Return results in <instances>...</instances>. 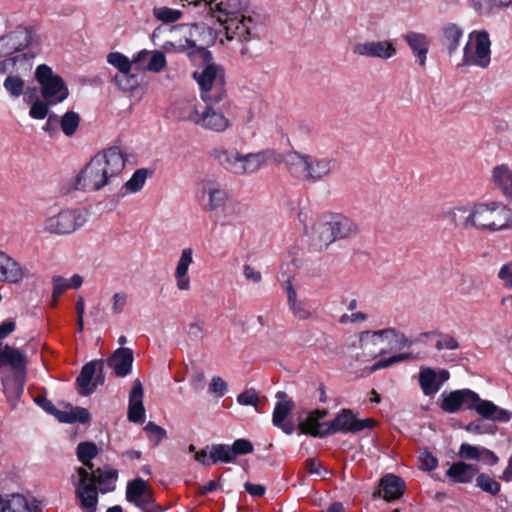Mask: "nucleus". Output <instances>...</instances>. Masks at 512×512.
Segmentation results:
<instances>
[{
  "mask_svg": "<svg viewBox=\"0 0 512 512\" xmlns=\"http://www.w3.org/2000/svg\"><path fill=\"white\" fill-rule=\"evenodd\" d=\"M245 491L254 497H262L265 494V487L261 484H254L251 482H246L244 484Z\"/></svg>",
  "mask_w": 512,
  "mask_h": 512,
  "instance_id": "obj_63",
  "label": "nucleus"
},
{
  "mask_svg": "<svg viewBox=\"0 0 512 512\" xmlns=\"http://www.w3.org/2000/svg\"><path fill=\"white\" fill-rule=\"evenodd\" d=\"M79 123V115L73 111H68L62 116L60 120L61 130L66 136H72L76 132Z\"/></svg>",
  "mask_w": 512,
  "mask_h": 512,
  "instance_id": "obj_48",
  "label": "nucleus"
},
{
  "mask_svg": "<svg viewBox=\"0 0 512 512\" xmlns=\"http://www.w3.org/2000/svg\"><path fill=\"white\" fill-rule=\"evenodd\" d=\"M83 283V278L79 274H74L70 279L62 276H54L52 278V298L53 306L56 305L59 297L63 295L69 288L78 289Z\"/></svg>",
  "mask_w": 512,
  "mask_h": 512,
  "instance_id": "obj_33",
  "label": "nucleus"
},
{
  "mask_svg": "<svg viewBox=\"0 0 512 512\" xmlns=\"http://www.w3.org/2000/svg\"><path fill=\"white\" fill-rule=\"evenodd\" d=\"M478 467L468 464L464 461H457L446 471V476L453 483L469 484L472 483L474 477L478 474Z\"/></svg>",
  "mask_w": 512,
  "mask_h": 512,
  "instance_id": "obj_27",
  "label": "nucleus"
},
{
  "mask_svg": "<svg viewBox=\"0 0 512 512\" xmlns=\"http://www.w3.org/2000/svg\"><path fill=\"white\" fill-rule=\"evenodd\" d=\"M115 85L123 92H131L139 87V78L131 71L127 73H116L113 77Z\"/></svg>",
  "mask_w": 512,
  "mask_h": 512,
  "instance_id": "obj_41",
  "label": "nucleus"
},
{
  "mask_svg": "<svg viewBox=\"0 0 512 512\" xmlns=\"http://www.w3.org/2000/svg\"><path fill=\"white\" fill-rule=\"evenodd\" d=\"M77 458L83 465H88L89 461L98 454L97 445L93 442H80L77 446Z\"/></svg>",
  "mask_w": 512,
  "mask_h": 512,
  "instance_id": "obj_44",
  "label": "nucleus"
},
{
  "mask_svg": "<svg viewBox=\"0 0 512 512\" xmlns=\"http://www.w3.org/2000/svg\"><path fill=\"white\" fill-rule=\"evenodd\" d=\"M77 477L72 475L71 482L75 487V496L79 500L80 508L85 512H96L99 500V491L106 493L111 488H100L97 485L105 486L109 481L118 477L115 469L103 470L97 468L90 474L84 467L77 468Z\"/></svg>",
  "mask_w": 512,
  "mask_h": 512,
  "instance_id": "obj_3",
  "label": "nucleus"
},
{
  "mask_svg": "<svg viewBox=\"0 0 512 512\" xmlns=\"http://www.w3.org/2000/svg\"><path fill=\"white\" fill-rule=\"evenodd\" d=\"M127 159V154L118 146L98 152L79 171L70 189L85 192H111L122 189Z\"/></svg>",
  "mask_w": 512,
  "mask_h": 512,
  "instance_id": "obj_1",
  "label": "nucleus"
},
{
  "mask_svg": "<svg viewBox=\"0 0 512 512\" xmlns=\"http://www.w3.org/2000/svg\"><path fill=\"white\" fill-rule=\"evenodd\" d=\"M274 154L264 150L256 153L243 154L234 147L215 149V160L227 172L234 175L252 174L259 171Z\"/></svg>",
  "mask_w": 512,
  "mask_h": 512,
  "instance_id": "obj_6",
  "label": "nucleus"
},
{
  "mask_svg": "<svg viewBox=\"0 0 512 512\" xmlns=\"http://www.w3.org/2000/svg\"><path fill=\"white\" fill-rule=\"evenodd\" d=\"M471 410L474 409L480 416L485 419L493 418V414L497 411V405H495L492 401L482 400L478 395V400L474 401L471 404Z\"/></svg>",
  "mask_w": 512,
  "mask_h": 512,
  "instance_id": "obj_49",
  "label": "nucleus"
},
{
  "mask_svg": "<svg viewBox=\"0 0 512 512\" xmlns=\"http://www.w3.org/2000/svg\"><path fill=\"white\" fill-rule=\"evenodd\" d=\"M30 41V31L22 27L0 36V58L14 56L13 54L24 50Z\"/></svg>",
  "mask_w": 512,
  "mask_h": 512,
  "instance_id": "obj_19",
  "label": "nucleus"
},
{
  "mask_svg": "<svg viewBox=\"0 0 512 512\" xmlns=\"http://www.w3.org/2000/svg\"><path fill=\"white\" fill-rule=\"evenodd\" d=\"M24 81L19 76L9 75L3 86L6 91L13 97H19L24 91Z\"/></svg>",
  "mask_w": 512,
  "mask_h": 512,
  "instance_id": "obj_50",
  "label": "nucleus"
},
{
  "mask_svg": "<svg viewBox=\"0 0 512 512\" xmlns=\"http://www.w3.org/2000/svg\"><path fill=\"white\" fill-rule=\"evenodd\" d=\"M163 49L167 53H188L190 51L186 25L175 26L172 28L170 39L163 44Z\"/></svg>",
  "mask_w": 512,
  "mask_h": 512,
  "instance_id": "obj_30",
  "label": "nucleus"
},
{
  "mask_svg": "<svg viewBox=\"0 0 512 512\" xmlns=\"http://www.w3.org/2000/svg\"><path fill=\"white\" fill-rule=\"evenodd\" d=\"M103 369L104 361L101 359L90 361L82 367L80 374L76 378V385L79 388L80 395L88 396L94 392V388L90 386L91 381L97 370Z\"/></svg>",
  "mask_w": 512,
  "mask_h": 512,
  "instance_id": "obj_26",
  "label": "nucleus"
},
{
  "mask_svg": "<svg viewBox=\"0 0 512 512\" xmlns=\"http://www.w3.org/2000/svg\"><path fill=\"white\" fill-rule=\"evenodd\" d=\"M478 400V394L470 389H459L441 394L440 408L446 413H457L461 409L471 410L470 404Z\"/></svg>",
  "mask_w": 512,
  "mask_h": 512,
  "instance_id": "obj_18",
  "label": "nucleus"
},
{
  "mask_svg": "<svg viewBox=\"0 0 512 512\" xmlns=\"http://www.w3.org/2000/svg\"><path fill=\"white\" fill-rule=\"evenodd\" d=\"M224 30L226 40L234 42L242 56L252 58L258 55L265 32V26L259 19L246 14L229 21Z\"/></svg>",
  "mask_w": 512,
  "mask_h": 512,
  "instance_id": "obj_4",
  "label": "nucleus"
},
{
  "mask_svg": "<svg viewBox=\"0 0 512 512\" xmlns=\"http://www.w3.org/2000/svg\"><path fill=\"white\" fill-rule=\"evenodd\" d=\"M462 35V29L454 23L446 24L442 28L440 42L442 46L446 49L449 56H452L458 50L459 42Z\"/></svg>",
  "mask_w": 512,
  "mask_h": 512,
  "instance_id": "obj_32",
  "label": "nucleus"
},
{
  "mask_svg": "<svg viewBox=\"0 0 512 512\" xmlns=\"http://www.w3.org/2000/svg\"><path fill=\"white\" fill-rule=\"evenodd\" d=\"M276 398L277 402L272 414V423L285 434L292 435L295 431V426L290 421L285 422V419L293 410L294 402L284 391H278L276 393Z\"/></svg>",
  "mask_w": 512,
  "mask_h": 512,
  "instance_id": "obj_20",
  "label": "nucleus"
},
{
  "mask_svg": "<svg viewBox=\"0 0 512 512\" xmlns=\"http://www.w3.org/2000/svg\"><path fill=\"white\" fill-rule=\"evenodd\" d=\"M89 216L87 207L63 209L45 220L44 229L51 234L68 235L84 226Z\"/></svg>",
  "mask_w": 512,
  "mask_h": 512,
  "instance_id": "obj_10",
  "label": "nucleus"
},
{
  "mask_svg": "<svg viewBox=\"0 0 512 512\" xmlns=\"http://www.w3.org/2000/svg\"><path fill=\"white\" fill-rule=\"evenodd\" d=\"M197 202L205 211H215L226 202V194H198Z\"/></svg>",
  "mask_w": 512,
  "mask_h": 512,
  "instance_id": "obj_40",
  "label": "nucleus"
},
{
  "mask_svg": "<svg viewBox=\"0 0 512 512\" xmlns=\"http://www.w3.org/2000/svg\"><path fill=\"white\" fill-rule=\"evenodd\" d=\"M50 104L37 99L30 107L29 115L34 119H44L48 115Z\"/></svg>",
  "mask_w": 512,
  "mask_h": 512,
  "instance_id": "obj_56",
  "label": "nucleus"
},
{
  "mask_svg": "<svg viewBox=\"0 0 512 512\" xmlns=\"http://www.w3.org/2000/svg\"><path fill=\"white\" fill-rule=\"evenodd\" d=\"M192 262L193 250L191 248L183 249L174 273L176 286L181 291H187L190 289L188 269Z\"/></svg>",
  "mask_w": 512,
  "mask_h": 512,
  "instance_id": "obj_28",
  "label": "nucleus"
},
{
  "mask_svg": "<svg viewBox=\"0 0 512 512\" xmlns=\"http://www.w3.org/2000/svg\"><path fill=\"white\" fill-rule=\"evenodd\" d=\"M24 277L20 264L12 257H8L0 267V281L7 283H18Z\"/></svg>",
  "mask_w": 512,
  "mask_h": 512,
  "instance_id": "obj_36",
  "label": "nucleus"
},
{
  "mask_svg": "<svg viewBox=\"0 0 512 512\" xmlns=\"http://www.w3.org/2000/svg\"><path fill=\"white\" fill-rule=\"evenodd\" d=\"M107 62L115 67L117 73H127L132 70V60L120 52H111L107 55Z\"/></svg>",
  "mask_w": 512,
  "mask_h": 512,
  "instance_id": "obj_46",
  "label": "nucleus"
},
{
  "mask_svg": "<svg viewBox=\"0 0 512 512\" xmlns=\"http://www.w3.org/2000/svg\"><path fill=\"white\" fill-rule=\"evenodd\" d=\"M205 107L199 111L195 106L191 110L188 118L196 125L214 132H224L229 126L230 121L224 112L229 108L228 98L218 102H204Z\"/></svg>",
  "mask_w": 512,
  "mask_h": 512,
  "instance_id": "obj_9",
  "label": "nucleus"
},
{
  "mask_svg": "<svg viewBox=\"0 0 512 512\" xmlns=\"http://www.w3.org/2000/svg\"><path fill=\"white\" fill-rule=\"evenodd\" d=\"M133 361L132 349L120 347L107 358L106 363L117 377H125L131 372Z\"/></svg>",
  "mask_w": 512,
  "mask_h": 512,
  "instance_id": "obj_22",
  "label": "nucleus"
},
{
  "mask_svg": "<svg viewBox=\"0 0 512 512\" xmlns=\"http://www.w3.org/2000/svg\"><path fill=\"white\" fill-rule=\"evenodd\" d=\"M358 225L341 213H324L312 227L311 240L319 249H326L333 242L357 235Z\"/></svg>",
  "mask_w": 512,
  "mask_h": 512,
  "instance_id": "obj_5",
  "label": "nucleus"
},
{
  "mask_svg": "<svg viewBox=\"0 0 512 512\" xmlns=\"http://www.w3.org/2000/svg\"><path fill=\"white\" fill-rule=\"evenodd\" d=\"M210 392L218 397L225 395L227 391V383L221 377H213L209 386Z\"/></svg>",
  "mask_w": 512,
  "mask_h": 512,
  "instance_id": "obj_60",
  "label": "nucleus"
},
{
  "mask_svg": "<svg viewBox=\"0 0 512 512\" xmlns=\"http://www.w3.org/2000/svg\"><path fill=\"white\" fill-rule=\"evenodd\" d=\"M491 42L486 31L470 33L469 40L464 47L462 62L459 66H476L487 68L491 61Z\"/></svg>",
  "mask_w": 512,
  "mask_h": 512,
  "instance_id": "obj_11",
  "label": "nucleus"
},
{
  "mask_svg": "<svg viewBox=\"0 0 512 512\" xmlns=\"http://www.w3.org/2000/svg\"><path fill=\"white\" fill-rule=\"evenodd\" d=\"M404 40L407 42L413 55L420 67L425 68L427 61V54L430 48V39L427 35L417 32H408L404 35Z\"/></svg>",
  "mask_w": 512,
  "mask_h": 512,
  "instance_id": "obj_25",
  "label": "nucleus"
},
{
  "mask_svg": "<svg viewBox=\"0 0 512 512\" xmlns=\"http://www.w3.org/2000/svg\"><path fill=\"white\" fill-rule=\"evenodd\" d=\"M284 163L294 178L308 183H318L330 177L336 169L337 160L324 155L290 151L286 154Z\"/></svg>",
  "mask_w": 512,
  "mask_h": 512,
  "instance_id": "obj_2",
  "label": "nucleus"
},
{
  "mask_svg": "<svg viewBox=\"0 0 512 512\" xmlns=\"http://www.w3.org/2000/svg\"><path fill=\"white\" fill-rule=\"evenodd\" d=\"M35 78L40 84L41 95L50 105L63 102L69 94L64 80L52 69L45 65H39L35 71Z\"/></svg>",
  "mask_w": 512,
  "mask_h": 512,
  "instance_id": "obj_12",
  "label": "nucleus"
},
{
  "mask_svg": "<svg viewBox=\"0 0 512 512\" xmlns=\"http://www.w3.org/2000/svg\"><path fill=\"white\" fill-rule=\"evenodd\" d=\"M498 278L504 282L505 287L512 288V261L500 268Z\"/></svg>",
  "mask_w": 512,
  "mask_h": 512,
  "instance_id": "obj_61",
  "label": "nucleus"
},
{
  "mask_svg": "<svg viewBox=\"0 0 512 512\" xmlns=\"http://www.w3.org/2000/svg\"><path fill=\"white\" fill-rule=\"evenodd\" d=\"M300 434L310 435L312 437L324 438L327 437L326 425L324 422H320L312 412H310L307 418L298 424Z\"/></svg>",
  "mask_w": 512,
  "mask_h": 512,
  "instance_id": "obj_38",
  "label": "nucleus"
},
{
  "mask_svg": "<svg viewBox=\"0 0 512 512\" xmlns=\"http://www.w3.org/2000/svg\"><path fill=\"white\" fill-rule=\"evenodd\" d=\"M127 297L124 293H115L113 296V312L118 314L121 313L126 304Z\"/></svg>",
  "mask_w": 512,
  "mask_h": 512,
  "instance_id": "obj_64",
  "label": "nucleus"
},
{
  "mask_svg": "<svg viewBox=\"0 0 512 512\" xmlns=\"http://www.w3.org/2000/svg\"><path fill=\"white\" fill-rule=\"evenodd\" d=\"M194 6H204L205 10L223 26L232 19L248 14L247 0H196Z\"/></svg>",
  "mask_w": 512,
  "mask_h": 512,
  "instance_id": "obj_13",
  "label": "nucleus"
},
{
  "mask_svg": "<svg viewBox=\"0 0 512 512\" xmlns=\"http://www.w3.org/2000/svg\"><path fill=\"white\" fill-rule=\"evenodd\" d=\"M207 449L211 450L213 464L218 462L233 463L235 461L231 452V446L228 444H213L210 447L207 446Z\"/></svg>",
  "mask_w": 512,
  "mask_h": 512,
  "instance_id": "obj_42",
  "label": "nucleus"
},
{
  "mask_svg": "<svg viewBox=\"0 0 512 512\" xmlns=\"http://www.w3.org/2000/svg\"><path fill=\"white\" fill-rule=\"evenodd\" d=\"M237 402L244 406H257L259 397L254 389H247L237 396Z\"/></svg>",
  "mask_w": 512,
  "mask_h": 512,
  "instance_id": "obj_57",
  "label": "nucleus"
},
{
  "mask_svg": "<svg viewBox=\"0 0 512 512\" xmlns=\"http://www.w3.org/2000/svg\"><path fill=\"white\" fill-rule=\"evenodd\" d=\"M474 215H476L475 204L470 208L455 207L446 214L456 227H461L463 229H476V217Z\"/></svg>",
  "mask_w": 512,
  "mask_h": 512,
  "instance_id": "obj_31",
  "label": "nucleus"
},
{
  "mask_svg": "<svg viewBox=\"0 0 512 512\" xmlns=\"http://www.w3.org/2000/svg\"><path fill=\"white\" fill-rule=\"evenodd\" d=\"M419 385L425 396L434 395L441 388V383L437 381V373L430 367L421 368L419 372Z\"/></svg>",
  "mask_w": 512,
  "mask_h": 512,
  "instance_id": "obj_37",
  "label": "nucleus"
},
{
  "mask_svg": "<svg viewBox=\"0 0 512 512\" xmlns=\"http://www.w3.org/2000/svg\"><path fill=\"white\" fill-rule=\"evenodd\" d=\"M4 60L0 61V75L2 74H13L18 72L29 71L32 68L33 55L27 53L16 54L12 57H4Z\"/></svg>",
  "mask_w": 512,
  "mask_h": 512,
  "instance_id": "obj_29",
  "label": "nucleus"
},
{
  "mask_svg": "<svg viewBox=\"0 0 512 512\" xmlns=\"http://www.w3.org/2000/svg\"><path fill=\"white\" fill-rule=\"evenodd\" d=\"M74 423L79 422L81 424H86L90 421L91 416L89 411L83 407H74L73 408V418Z\"/></svg>",
  "mask_w": 512,
  "mask_h": 512,
  "instance_id": "obj_62",
  "label": "nucleus"
},
{
  "mask_svg": "<svg viewBox=\"0 0 512 512\" xmlns=\"http://www.w3.org/2000/svg\"><path fill=\"white\" fill-rule=\"evenodd\" d=\"M153 171L147 168L137 169L131 178L127 181L123 179L122 188H126L130 192H138L141 190L149 175H152Z\"/></svg>",
  "mask_w": 512,
  "mask_h": 512,
  "instance_id": "obj_39",
  "label": "nucleus"
},
{
  "mask_svg": "<svg viewBox=\"0 0 512 512\" xmlns=\"http://www.w3.org/2000/svg\"><path fill=\"white\" fill-rule=\"evenodd\" d=\"M491 181L495 188L512 192V168L507 164L496 165L491 171Z\"/></svg>",
  "mask_w": 512,
  "mask_h": 512,
  "instance_id": "obj_34",
  "label": "nucleus"
},
{
  "mask_svg": "<svg viewBox=\"0 0 512 512\" xmlns=\"http://www.w3.org/2000/svg\"><path fill=\"white\" fill-rule=\"evenodd\" d=\"M144 430L150 438H154V445H158L167 436L166 430L152 421L146 424Z\"/></svg>",
  "mask_w": 512,
  "mask_h": 512,
  "instance_id": "obj_55",
  "label": "nucleus"
},
{
  "mask_svg": "<svg viewBox=\"0 0 512 512\" xmlns=\"http://www.w3.org/2000/svg\"><path fill=\"white\" fill-rule=\"evenodd\" d=\"M126 500L139 508L142 512H162L163 509L156 503L154 491L149 483L137 477L127 483Z\"/></svg>",
  "mask_w": 512,
  "mask_h": 512,
  "instance_id": "obj_15",
  "label": "nucleus"
},
{
  "mask_svg": "<svg viewBox=\"0 0 512 512\" xmlns=\"http://www.w3.org/2000/svg\"><path fill=\"white\" fill-rule=\"evenodd\" d=\"M186 32L188 42L190 44V51L188 56L196 64L198 60L209 61L212 60V55L207 46L214 41V35L209 26L203 23L186 25Z\"/></svg>",
  "mask_w": 512,
  "mask_h": 512,
  "instance_id": "obj_14",
  "label": "nucleus"
},
{
  "mask_svg": "<svg viewBox=\"0 0 512 512\" xmlns=\"http://www.w3.org/2000/svg\"><path fill=\"white\" fill-rule=\"evenodd\" d=\"M119 203V198L116 194H108L103 200L98 201L94 206L91 205L88 210L91 215H101L104 212L114 210Z\"/></svg>",
  "mask_w": 512,
  "mask_h": 512,
  "instance_id": "obj_43",
  "label": "nucleus"
},
{
  "mask_svg": "<svg viewBox=\"0 0 512 512\" xmlns=\"http://www.w3.org/2000/svg\"><path fill=\"white\" fill-rule=\"evenodd\" d=\"M197 70L193 72V78L199 86L200 97L203 102L224 101L227 98L226 80L221 66L209 61H200Z\"/></svg>",
  "mask_w": 512,
  "mask_h": 512,
  "instance_id": "obj_7",
  "label": "nucleus"
},
{
  "mask_svg": "<svg viewBox=\"0 0 512 512\" xmlns=\"http://www.w3.org/2000/svg\"><path fill=\"white\" fill-rule=\"evenodd\" d=\"M150 55L151 57L146 66V69L150 72L159 73L166 66V57L161 51H154Z\"/></svg>",
  "mask_w": 512,
  "mask_h": 512,
  "instance_id": "obj_52",
  "label": "nucleus"
},
{
  "mask_svg": "<svg viewBox=\"0 0 512 512\" xmlns=\"http://www.w3.org/2000/svg\"><path fill=\"white\" fill-rule=\"evenodd\" d=\"M3 366H9L15 371V389L17 395H21L26 377L27 362L25 354L17 348L0 342V368Z\"/></svg>",
  "mask_w": 512,
  "mask_h": 512,
  "instance_id": "obj_17",
  "label": "nucleus"
},
{
  "mask_svg": "<svg viewBox=\"0 0 512 512\" xmlns=\"http://www.w3.org/2000/svg\"><path fill=\"white\" fill-rule=\"evenodd\" d=\"M353 52L366 57L389 59L395 55L396 48L389 41H372L358 43L354 46Z\"/></svg>",
  "mask_w": 512,
  "mask_h": 512,
  "instance_id": "obj_23",
  "label": "nucleus"
},
{
  "mask_svg": "<svg viewBox=\"0 0 512 512\" xmlns=\"http://www.w3.org/2000/svg\"><path fill=\"white\" fill-rule=\"evenodd\" d=\"M230 446L234 460L236 459L237 456L250 454L254 450L252 442L244 438L235 440L233 444Z\"/></svg>",
  "mask_w": 512,
  "mask_h": 512,
  "instance_id": "obj_51",
  "label": "nucleus"
},
{
  "mask_svg": "<svg viewBox=\"0 0 512 512\" xmlns=\"http://www.w3.org/2000/svg\"><path fill=\"white\" fill-rule=\"evenodd\" d=\"M472 3L480 14H490L494 8H498L497 0H472Z\"/></svg>",
  "mask_w": 512,
  "mask_h": 512,
  "instance_id": "obj_58",
  "label": "nucleus"
},
{
  "mask_svg": "<svg viewBox=\"0 0 512 512\" xmlns=\"http://www.w3.org/2000/svg\"><path fill=\"white\" fill-rule=\"evenodd\" d=\"M144 390L139 379L133 382L129 395L128 420L133 423H143L145 420V407L143 405Z\"/></svg>",
  "mask_w": 512,
  "mask_h": 512,
  "instance_id": "obj_24",
  "label": "nucleus"
},
{
  "mask_svg": "<svg viewBox=\"0 0 512 512\" xmlns=\"http://www.w3.org/2000/svg\"><path fill=\"white\" fill-rule=\"evenodd\" d=\"M476 230L495 233L512 230V208L502 202L476 203Z\"/></svg>",
  "mask_w": 512,
  "mask_h": 512,
  "instance_id": "obj_8",
  "label": "nucleus"
},
{
  "mask_svg": "<svg viewBox=\"0 0 512 512\" xmlns=\"http://www.w3.org/2000/svg\"><path fill=\"white\" fill-rule=\"evenodd\" d=\"M295 318L299 320H305L311 317V312L306 308V303L298 301L295 305L289 306Z\"/></svg>",
  "mask_w": 512,
  "mask_h": 512,
  "instance_id": "obj_59",
  "label": "nucleus"
},
{
  "mask_svg": "<svg viewBox=\"0 0 512 512\" xmlns=\"http://www.w3.org/2000/svg\"><path fill=\"white\" fill-rule=\"evenodd\" d=\"M152 13L158 21L163 23H173L182 17V11L166 6L154 7Z\"/></svg>",
  "mask_w": 512,
  "mask_h": 512,
  "instance_id": "obj_47",
  "label": "nucleus"
},
{
  "mask_svg": "<svg viewBox=\"0 0 512 512\" xmlns=\"http://www.w3.org/2000/svg\"><path fill=\"white\" fill-rule=\"evenodd\" d=\"M398 335V330L395 328H386L377 331H363L359 336L360 348L362 350L368 349L370 344H378L380 341L393 339Z\"/></svg>",
  "mask_w": 512,
  "mask_h": 512,
  "instance_id": "obj_35",
  "label": "nucleus"
},
{
  "mask_svg": "<svg viewBox=\"0 0 512 512\" xmlns=\"http://www.w3.org/2000/svg\"><path fill=\"white\" fill-rule=\"evenodd\" d=\"M476 485L482 491L489 493L493 496L497 495L501 489L500 483L486 473L477 474Z\"/></svg>",
  "mask_w": 512,
  "mask_h": 512,
  "instance_id": "obj_45",
  "label": "nucleus"
},
{
  "mask_svg": "<svg viewBox=\"0 0 512 512\" xmlns=\"http://www.w3.org/2000/svg\"><path fill=\"white\" fill-rule=\"evenodd\" d=\"M458 456L464 460H480L481 459V450L468 443L461 444Z\"/></svg>",
  "mask_w": 512,
  "mask_h": 512,
  "instance_id": "obj_53",
  "label": "nucleus"
},
{
  "mask_svg": "<svg viewBox=\"0 0 512 512\" xmlns=\"http://www.w3.org/2000/svg\"><path fill=\"white\" fill-rule=\"evenodd\" d=\"M326 425L327 436L336 433H358L367 428H373L377 425L374 418L357 419L350 409H342L330 422H324Z\"/></svg>",
  "mask_w": 512,
  "mask_h": 512,
  "instance_id": "obj_16",
  "label": "nucleus"
},
{
  "mask_svg": "<svg viewBox=\"0 0 512 512\" xmlns=\"http://www.w3.org/2000/svg\"><path fill=\"white\" fill-rule=\"evenodd\" d=\"M420 468L424 471H433L438 466V459L429 450L425 449L419 456Z\"/></svg>",
  "mask_w": 512,
  "mask_h": 512,
  "instance_id": "obj_54",
  "label": "nucleus"
},
{
  "mask_svg": "<svg viewBox=\"0 0 512 512\" xmlns=\"http://www.w3.org/2000/svg\"><path fill=\"white\" fill-rule=\"evenodd\" d=\"M406 489L404 480L395 474H386L380 481L378 489L372 494L373 498L382 497L386 502H392L402 497Z\"/></svg>",
  "mask_w": 512,
  "mask_h": 512,
  "instance_id": "obj_21",
  "label": "nucleus"
}]
</instances>
